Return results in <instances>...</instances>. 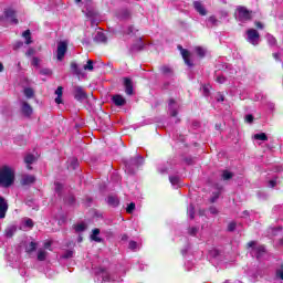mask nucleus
<instances>
[{"label": "nucleus", "instance_id": "nucleus-47", "mask_svg": "<svg viewBox=\"0 0 283 283\" xmlns=\"http://www.w3.org/2000/svg\"><path fill=\"white\" fill-rule=\"evenodd\" d=\"M56 96H63V86H59L55 91Z\"/></svg>", "mask_w": 283, "mask_h": 283}, {"label": "nucleus", "instance_id": "nucleus-37", "mask_svg": "<svg viewBox=\"0 0 283 283\" xmlns=\"http://www.w3.org/2000/svg\"><path fill=\"white\" fill-rule=\"evenodd\" d=\"M134 209H136V203L130 202V203L127 206L126 211H127V213H134Z\"/></svg>", "mask_w": 283, "mask_h": 283}, {"label": "nucleus", "instance_id": "nucleus-57", "mask_svg": "<svg viewBox=\"0 0 283 283\" xmlns=\"http://www.w3.org/2000/svg\"><path fill=\"white\" fill-rule=\"evenodd\" d=\"M275 185H276V181H275V180H270L269 187L273 188V187H275Z\"/></svg>", "mask_w": 283, "mask_h": 283}, {"label": "nucleus", "instance_id": "nucleus-29", "mask_svg": "<svg viewBox=\"0 0 283 283\" xmlns=\"http://www.w3.org/2000/svg\"><path fill=\"white\" fill-rule=\"evenodd\" d=\"M195 52L198 56H205L207 54V50L201 46L195 48Z\"/></svg>", "mask_w": 283, "mask_h": 283}, {"label": "nucleus", "instance_id": "nucleus-51", "mask_svg": "<svg viewBox=\"0 0 283 283\" xmlns=\"http://www.w3.org/2000/svg\"><path fill=\"white\" fill-rule=\"evenodd\" d=\"M209 211H210V213H212V216L218 214V208H216V207H210Z\"/></svg>", "mask_w": 283, "mask_h": 283}, {"label": "nucleus", "instance_id": "nucleus-45", "mask_svg": "<svg viewBox=\"0 0 283 283\" xmlns=\"http://www.w3.org/2000/svg\"><path fill=\"white\" fill-rule=\"evenodd\" d=\"M41 74L44 76H50L52 74V71L50 69H43L41 70Z\"/></svg>", "mask_w": 283, "mask_h": 283}, {"label": "nucleus", "instance_id": "nucleus-61", "mask_svg": "<svg viewBox=\"0 0 283 283\" xmlns=\"http://www.w3.org/2000/svg\"><path fill=\"white\" fill-rule=\"evenodd\" d=\"M3 64L2 63H0V72H3Z\"/></svg>", "mask_w": 283, "mask_h": 283}, {"label": "nucleus", "instance_id": "nucleus-39", "mask_svg": "<svg viewBox=\"0 0 283 283\" xmlns=\"http://www.w3.org/2000/svg\"><path fill=\"white\" fill-rule=\"evenodd\" d=\"M276 277L283 280V264L276 270Z\"/></svg>", "mask_w": 283, "mask_h": 283}, {"label": "nucleus", "instance_id": "nucleus-28", "mask_svg": "<svg viewBox=\"0 0 283 283\" xmlns=\"http://www.w3.org/2000/svg\"><path fill=\"white\" fill-rule=\"evenodd\" d=\"M172 187H178L180 185V178L178 176L169 177Z\"/></svg>", "mask_w": 283, "mask_h": 283}, {"label": "nucleus", "instance_id": "nucleus-1", "mask_svg": "<svg viewBox=\"0 0 283 283\" xmlns=\"http://www.w3.org/2000/svg\"><path fill=\"white\" fill-rule=\"evenodd\" d=\"M14 185V168L11 166H2L0 168V187H12Z\"/></svg>", "mask_w": 283, "mask_h": 283}, {"label": "nucleus", "instance_id": "nucleus-41", "mask_svg": "<svg viewBox=\"0 0 283 283\" xmlns=\"http://www.w3.org/2000/svg\"><path fill=\"white\" fill-rule=\"evenodd\" d=\"M218 198H220V190H218L217 192H213V196L211 197L210 201L216 202Z\"/></svg>", "mask_w": 283, "mask_h": 283}, {"label": "nucleus", "instance_id": "nucleus-40", "mask_svg": "<svg viewBox=\"0 0 283 283\" xmlns=\"http://www.w3.org/2000/svg\"><path fill=\"white\" fill-rule=\"evenodd\" d=\"M208 23H210V25H218V19L212 15L208 19Z\"/></svg>", "mask_w": 283, "mask_h": 283}, {"label": "nucleus", "instance_id": "nucleus-14", "mask_svg": "<svg viewBox=\"0 0 283 283\" xmlns=\"http://www.w3.org/2000/svg\"><path fill=\"white\" fill-rule=\"evenodd\" d=\"M34 227V221L30 218L22 219L20 223V230L21 231H28V229H32Z\"/></svg>", "mask_w": 283, "mask_h": 283}, {"label": "nucleus", "instance_id": "nucleus-54", "mask_svg": "<svg viewBox=\"0 0 283 283\" xmlns=\"http://www.w3.org/2000/svg\"><path fill=\"white\" fill-rule=\"evenodd\" d=\"M245 120L247 123H253V115H247Z\"/></svg>", "mask_w": 283, "mask_h": 283}, {"label": "nucleus", "instance_id": "nucleus-32", "mask_svg": "<svg viewBox=\"0 0 283 283\" xmlns=\"http://www.w3.org/2000/svg\"><path fill=\"white\" fill-rule=\"evenodd\" d=\"M69 163H70L71 169H76V167H78V159H76V158L69 159Z\"/></svg>", "mask_w": 283, "mask_h": 283}, {"label": "nucleus", "instance_id": "nucleus-36", "mask_svg": "<svg viewBox=\"0 0 283 283\" xmlns=\"http://www.w3.org/2000/svg\"><path fill=\"white\" fill-rule=\"evenodd\" d=\"M195 208H193V205H190L189 208H188V216L190 218V220H193V216H195Z\"/></svg>", "mask_w": 283, "mask_h": 283}, {"label": "nucleus", "instance_id": "nucleus-6", "mask_svg": "<svg viewBox=\"0 0 283 283\" xmlns=\"http://www.w3.org/2000/svg\"><path fill=\"white\" fill-rule=\"evenodd\" d=\"M237 21H241V23H245V21H251V11H249L244 7H239L237 9Z\"/></svg>", "mask_w": 283, "mask_h": 283}, {"label": "nucleus", "instance_id": "nucleus-12", "mask_svg": "<svg viewBox=\"0 0 283 283\" xmlns=\"http://www.w3.org/2000/svg\"><path fill=\"white\" fill-rule=\"evenodd\" d=\"M74 96L76 101L83 102L87 98V94L81 86H74Z\"/></svg>", "mask_w": 283, "mask_h": 283}, {"label": "nucleus", "instance_id": "nucleus-60", "mask_svg": "<svg viewBox=\"0 0 283 283\" xmlns=\"http://www.w3.org/2000/svg\"><path fill=\"white\" fill-rule=\"evenodd\" d=\"M217 101H219V102H223L224 101V96H222V95H219V97L217 98Z\"/></svg>", "mask_w": 283, "mask_h": 283}, {"label": "nucleus", "instance_id": "nucleus-10", "mask_svg": "<svg viewBox=\"0 0 283 283\" xmlns=\"http://www.w3.org/2000/svg\"><path fill=\"white\" fill-rule=\"evenodd\" d=\"M20 105H21V113L23 114V116H27V118H30L33 114L32 106L25 101H21Z\"/></svg>", "mask_w": 283, "mask_h": 283}, {"label": "nucleus", "instance_id": "nucleus-55", "mask_svg": "<svg viewBox=\"0 0 283 283\" xmlns=\"http://www.w3.org/2000/svg\"><path fill=\"white\" fill-rule=\"evenodd\" d=\"M255 27H256L259 30H263V29H264V24H262V22H255Z\"/></svg>", "mask_w": 283, "mask_h": 283}, {"label": "nucleus", "instance_id": "nucleus-42", "mask_svg": "<svg viewBox=\"0 0 283 283\" xmlns=\"http://www.w3.org/2000/svg\"><path fill=\"white\" fill-rule=\"evenodd\" d=\"M42 249H44V251H52V242L46 241L44 243V248H42Z\"/></svg>", "mask_w": 283, "mask_h": 283}, {"label": "nucleus", "instance_id": "nucleus-19", "mask_svg": "<svg viewBox=\"0 0 283 283\" xmlns=\"http://www.w3.org/2000/svg\"><path fill=\"white\" fill-rule=\"evenodd\" d=\"M112 101L114 105H116L117 107H123V105L127 103V101L125 99V97H123V95H113Z\"/></svg>", "mask_w": 283, "mask_h": 283}, {"label": "nucleus", "instance_id": "nucleus-44", "mask_svg": "<svg viewBox=\"0 0 283 283\" xmlns=\"http://www.w3.org/2000/svg\"><path fill=\"white\" fill-rule=\"evenodd\" d=\"M217 83H224L227 81V78L224 77V75H217V78H216Z\"/></svg>", "mask_w": 283, "mask_h": 283}, {"label": "nucleus", "instance_id": "nucleus-20", "mask_svg": "<svg viewBox=\"0 0 283 283\" xmlns=\"http://www.w3.org/2000/svg\"><path fill=\"white\" fill-rule=\"evenodd\" d=\"M107 205H109V207H118L120 200H118V197L111 195L107 198Z\"/></svg>", "mask_w": 283, "mask_h": 283}, {"label": "nucleus", "instance_id": "nucleus-34", "mask_svg": "<svg viewBox=\"0 0 283 283\" xmlns=\"http://www.w3.org/2000/svg\"><path fill=\"white\" fill-rule=\"evenodd\" d=\"M222 178H223L224 180H231V178H233V174H231L229 170H224V171L222 172Z\"/></svg>", "mask_w": 283, "mask_h": 283}, {"label": "nucleus", "instance_id": "nucleus-15", "mask_svg": "<svg viewBox=\"0 0 283 283\" xmlns=\"http://www.w3.org/2000/svg\"><path fill=\"white\" fill-rule=\"evenodd\" d=\"M4 15L9 19L10 22L17 24L19 20L17 19V12L13 9H7Z\"/></svg>", "mask_w": 283, "mask_h": 283}, {"label": "nucleus", "instance_id": "nucleus-3", "mask_svg": "<svg viewBox=\"0 0 283 283\" xmlns=\"http://www.w3.org/2000/svg\"><path fill=\"white\" fill-rule=\"evenodd\" d=\"M71 70H73L74 74L81 78V76H85V73H83V70L86 72H93L94 71V61L88 60L87 63L83 66V69L78 67V64L76 62L71 63Z\"/></svg>", "mask_w": 283, "mask_h": 283}, {"label": "nucleus", "instance_id": "nucleus-62", "mask_svg": "<svg viewBox=\"0 0 283 283\" xmlns=\"http://www.w3.org/2000/svg\"><path fill=\"white\" fill-rule=\"evenodd\" d=\"M28 56H30L32 54V49H30L28 52H27Z\"/></svg>", "mask_w": 283, "mask_h": 283}, {"label": "nucleus", "instance_id": "nucleus-48", "mask_svg": "<svg viewBox=\"0 0 283 283\" xmlns=\"http://www.w3.org/2000/svg\"><path fill=\"white\" fill-rule=\"evenodd\" d=\"M61 189H63V185L55 182V191L56 193H61Z\"/></svg>", "mask_w": 283, "mask_h": 283}, {"label": "nucleus", "instance_id": "nucleus-17", "mask_svg": "<svg viewBox=\"0 0 283 283\" xmlns=\"http://www.w3.org/2000/svg\"><path fill=\"white\" fill-rule=\"evenodd\" d=\"M124 87H125V92L128 96H132V94H134V84H132V80L125 77L124 78Z\"/></svg>", "mask_w": 283, "mask_h": 283}, {"label": "nucleus", "instance_id": "nucleus-46", "mask_svg": "<svg viewBox=\"0 0 283 283\" xmlns=\"http://www.w3.org/2000/svg\"><path fill=\"white\" fill-rule=\"evenodd\" d=\"M72 255H74V252L72 250H69L66 251L64 254H63V258L64 259H69V258H72Z\"/></svg>", "mask_w": 283, "mask_h": 283}, {"label": "nucleus", "instance_id": "nucleus-52", "mask_svg": "<svg viewBox=\"0 0 283 283\" xmlns=\"http://www.w3.org/2000/svg\"><path fill=\"white\" fill-rule=\"evenodd\" d=\"M196 233H198V228H190L189 229V234L190 235H196Z\"/></svg>", "mask_w": 283, "mask_h": 283}, {"label": "nucleus", "instance_id": "nucleus-63", "mask_svg": "<svg viewBox=\"0 0 283 283\" xmlns=\"http://www.w3.org/2000/svg\"><path fill=\"white\" fill-rule=\"evenodd\" d=\"M72 202H74V197H71V199H70L71 205H72Z\"/></svg>", "mask_w": 283, "mask_h": 283}, {"label": "nucleus", "instance_id": "nucleus-64", "mask_svg": "<svg viewBox=\"0 0 283 283\" xmlns=\"http://www.w3.org/2000/svg\"><path fill=\"white\" fill-rule=\"evenodd\" d=\"M21 45H23V42L18 43V48H21Z\"/></svg>", "mask_w": 283, "mask_h": 283}, {"label": "nucleus", "instance_id": "nucleus-35", "mask_svg": "<svg viewBox=\"0 0 283 283\" xmlns=\"http://www.w3.org/2000/svg\"><path fill=\"white\" fill-rule=\"evenodd\" d=\"M266 41H268V43H269L270 45H275V43H276L275 38H274L273 35H271V34H268V35H266Z\"/></svg>", "mask_w": 283, "mask_h": 283}, {"label": "nucleus", "instance_id": "nucleus-21", "mask_svg": "<svg viewBox=\"0 0 283 283\" xmlns=\"http://www.w3.org/2000/svg\"><path fill=\"white\" fill-rule=\"evenodd\" d=\"M48 258V250L43 249V248H40L38 250V260L39 262H45Z\"/></svg>", "mask_w": 283, "mask_h": 283}, {"label": "nucleus", "instance_id": "nucleus-16", "mask_svg": "<svg viewBox=\"0 0 283 283\" xmlns=\"http://www.w3.org/2000/svg\"><path fill=\"white\" fill-rule=\"evenodd\" d=\"M36 177L34 175H22L21 185H34Z\"/></svg>", "mask_w": 283, "mask_h": 283}, {"label": "nucleus", "instance_id": "nucleus-9", "mask_svg": "<svg viewBox=\"0 0 283 283\" xmlns=\"http://www.w3.org/2000/svg\"><path fill=\"white\" fill-rule=\"evenodd\" d=\"M178 109H180V103L175 99H169L168 112L170 116H178Z\"/></svg>", "mask_w": 283, "mask_h": 283}, {"label": "nucleus", "instance_id": "nucleus-49", "mask_svg": "<svg viewBox=\"0 0 283 283\" xmlns=\"http://www.w3.org/2000/svg\"><path fill=\"white\" fill-rule=\"evenodd\" d=\"M126 34H136V29L134 27H128Z\"/></svg>", "mask_w": 283, "mask_h": 283}, {"label": "nucleus", "instance_id": "nucleus-2", "mask_svg": "<svg viewBox=\"0 0 283 283\" xmlns=\"http://www.w3.org/2000/svg\"><path fill=\"white\" fill-rule=\"evenodd\" d=\"M95 275H96V280L98 283H120L123 282V280H118L116 281L115 276H112V274H109V271H107V269L105 268H98L95 271Z\"/></svg>", "mask_w": 283, "mask_h": 283}, {"label": "nucleus", "instance_id": "nucleus-27", "mask_svg": "<svg viewBox=\"0 0 283 283\" xmlns=\"http://www.w3.org/2000/svg\"><path fill=\"white\" fill-rule=\"evenodd\" d=\"M23 39H25L27 45H30L32 43V36L30 35V30H27L22 33Z\"/></svg>", "mask_w": 283, "mask_h": 283}, {"label": "nucleus", "instance_id": "nucleus-13", "mask_svg": "<svg viewBox=\"0 0 283 283\" xmlns=\"http://www.w3.org/2000/svg\"><path fill=\"white\" fill-rule=\"evenodd\" d=\"M6 213H8V201L6 198L0 197V220L6 218Z\"/></svg>", "mask_w": 283, "mask_h": 283}, {"label": "nucleus", "instance_id": "nucleus-50", "mask_svg": "<svg viewBox=\"0 0 283 283\" xmlns=\"http://www.w3.org/2000/svg\"><path fill=\"white\" fill-rule=\"evenodd\" d=\"M31 63L34 67H39L40 60L38 57H33Z\"/></svg>", "mask_w": 283, "mask_h": 283}, {"label": "nucleus", "instance_id": "nucleus-38", "mask_svg": "<svg viewBox=\"0 0 283 283\" xmlns=\"http://www.w3.org/2000/svg\"><path fill=\"white\" fill-rule=\"evenodd\" d=\"M128 249H130V251H136V249H138V243L136 241H130Z\"/></svg>", "mask_w": 283, "mask_h": 283}, {"label": "nucleus", "instance_id": "nucleus-56", "mask_svg": "<svg viewBox=\"0 0 283 283\" xmlns=\"http://www.w3.org/2000/svg\"><path fill=\"white\" fill-rule=\"evenodd\" d=\"M55 103H56L57 105H61V103H63L62 96H57V97L55 98Z\"/></svg>", "mask_w": 283, "mask_h": 283}, {"label": "nucleus", "instance_id": "nucleus-43", "mask_svg": "<svg viewBox=\"0 0 283 283\" xmlns=\"http://www.w3.org/2000/svg\"><path fill=\"white\" fill-rule=\"evenodd\" d=\"M161 72H163V74H171V67H169V66H163L161 67Z\"/></svg>", "mask_w": 283, "mask_h": 283}, {"label": "nucleus", "instance_id": "nucleus-26", "mask_svg": "<svg viewBox=\"0 0 283 283\" xmlns=\"http://www.w3.org/2000/svg\"><path fill=\"white\" fill-rule=\"evenodd\" d=\"M27 253H34L36 251V242L31 241L27 247H25Z\"/></svg>", "mask_w": 283, "mask_h": 283}, {"label": "nucleus", "instance_id": "nucleus-24", "mask_svg": "<svg viewBox=\"0 0 283 283\" xmlns=\"http://www.w3.org/2000/svg\"><path fill=\"white\" fill-rule=\"evenodd\" d=\"M94 39L97 43H105L107 41V36L103 32H97Z\"/></svg>", "mask_w": 283, "mask_h": 283}, {"label": "nucleus", "instance_id": "nucleus-31", "mask_svg": "<svg viewBox=\"0 0 283 283\" xmlns=\"http://www.w3.org/2000/svg\"><path fill=\"white\" fill-rule=\"evenodd\" d=\"M87 229V226L85 223H80L75 226L76 233H81Z\"/></svg>", "mask_w": 283, "mask_h": 283}, {"label": "nucleus", "instance_id": "nucleus-5", "mask_svg": "<svg viewBox=\"0 0 283 283\" xmlns=\"http://www.w3.org/2000/svg\"><path fill=\"white\" fill-rule=\"evenodd\" d=\"M249 249H252V255H255L256 260L260 258H264V253H266V248L264 245H258L255 241H250L248 243Z\"/></svg>", "mask_w": 283, "mask_h": 283}, {"label": "nucleus", "instance_id": "nucleus-22", "mask_svg": "<svg viewBox=\"0 0 283 283\" xmlns=\"http://www.w3.org/2000/svg\"><path fill=\"white\" fill-rule=\"evenodd\" d=\"M34 160H36V156L32 155V154H28L25 157H24V163L28 165V169H32V163H34Z\"/></svg>", "mask_w": 283, "mask_h": 283}, {"label": "nucleus", "instance_id": "nucleus-59", "mask_svg": "<svg viewBox=\"0 0 283 283\" xmlns=\"http://www.w3.org/2000/svg\"><path fill=\"white\" fill-rule=\"evenodd\" d=\"M275 61H280V53H273Z\"/></svg>", "mask_w": 283, "mask_h": 283}, {"label": "nucleus", "instance_id": "nucleus-25", "mask_svg": "<svg viewBox=\"0 0 283 283\" xmlns=\"http://www.w3.org/2000/svg\"><path fill=\"white\" fill-rule=\"evenodd\" d=\"M101 234V230L99 229H94L92 234H91V240H93L94 242H101V238L98 237Z\"/></svg>", "mask_w": 283, "mask_h": 283}, {"label": "nucleus", "instance_id": "nucleus-4", "mask_svg": "<svg viewBox=\"0 0 283 283\" xmlns=\"http://www.w3.org/2000/svg\"><path fill=\"white\" fill-rule=\"evenodd\" d=\"M143 163H145V159L143 158V156L138 155L136 158H133L125 163V171L127 174H134V171H136V169H138V167L143 165Z\"/></svg>", "mask_w": 283, "mask_h": 283}, {"label": "nucleus", "instance_id": "nucleus-30", "mask_svg": "<svg viewBox=\"0 0 283 283\" xmlns=\"http://www.w3.org/2000/svg\"><path fill=\"white\" fill-rule=\"evenodd\" d=\"M23 93L27 98H32L34 96V90L30 87L24 88Z\"/></svg>", "mask_w": 283, "mask_h": 283}, {"label": "nucleus", "instance_id": "nucleus-53", "mask_svg": "<svg viewBox=\"0 0 283 283\" xmlns=\"http://www.w3.org/2000/svg\"><path fill=\"white\" fill-rule=\"evenodd\" d=\"M228 230H230V231H235V222L229 223Z\"/></svg>", "mask_w": 283, "mask_h": 283}, {"label": "nucleus", "instance_id": "nucleus-8", "mask_svg": "<svg viewBox=\"0 0 283 283\" xmlns=\"http://www.w3.org/2000/svg\"><path fill=\"white\" fill-rule=\"evenodd\" d=\"M178 50L180 51V54L188 67H193V62L191 61V52H189L187 49H182V46H178Z\"/></svg>", "mask_w": 283, "mask_h": 283}, {"label": "nucleus", "instance_id": "nucleus-7", "mask_svg": "<svg viewBox=\"0 0 283 283\" xmlns=\"http://www.w3.org/2000/svg\"><path fill=\"white\" fill-rule=\"evenodd\" d=\"M247 41L251 45H260V33L255 29H249L247 31Z\"/></svg>", "mask_w": 283, "mask_h": 283}, {"label": "nucleus", "instance_id": "nucleus-11", "mask_svg": "<svg viewBox=\"0 0 283 283\" xmlns=\"http://www.w3.org/2000/svg\"><path fill=\"white\" fill-rule=\"evenodd\" d=\"M67 52V42L62 41L57 44V61H63L65 53Z\"/></svg>", "mask_w": 283, "mask_h": 283}, {"label": "nucleus", "instance_id": "nucleus-18", "mask_svg": "<svg viewBox=\"0 0 283 283\" xmlns=\"http://www.w3.org/2000/svg\"><path fill=\"white\" fill-rule=\"evenodd\" d=\"M193 8L197 12L201 14V17H207V9L205 8V4L200 1L193 2Z\"/></svg>", "mask_w": 283, "mask_h": 283}, {"label": "nucleus", "instance_id": "nucleus-23", "mask_svg": "<svg viewBox=\"0 0 283 283\" xmlns=\"http://www.w3.org/2000/svg\"><path fill=\"white\" fill-rule=\"evenodd\" d=\"M15 233H17V226H9L4 231L6 238H12V235H14Z\"/></svg>", "mask_w": 283, "mask_h": 283}, {"label": "nucleus", "instance_id": "nucleus-33", "mask_svg": "<svg viewBox=\"0 0 283 283\" xmlns=\"http://www.w3.org/2000/svg\"><path fill=\"white\" fill-rule=\"evenodd\" d=\"M255 140H269V137H266V134L260 133L254 135Z\"/></svg>", "mask_w": 283, "mask_h": 283}, {"label": "nucleus", "instance_id": "nucleus-58", "mask_svg": "<svg viewBox=\"0 0 283 283\" xmlns=\"http://www.w3.org/2000/svg\"><path fill=\"white\" fill-rule=\"evenodd\" d=\"M203 93L207 96V94H209V86H203Z\"/></svg>", "mask_w": 283, "mask_h": 283}]
</instances>
